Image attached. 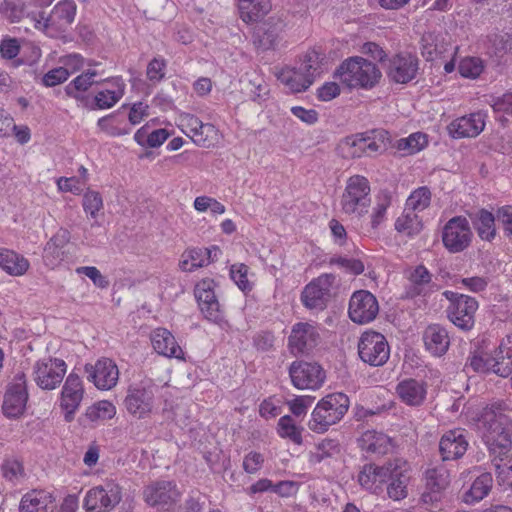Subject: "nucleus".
I'll use <instances>...</instances> for the list:
<instances>
[{
	"instance_id": "obj_7",
	"label": "nucleus",
	"mask_w": 512,
	"mask_h": 512,
	"mask_svg": "<svg viewBox=\"0 0 512 512\" xmlns=\"http://www.w3.org/2000/svg\"><path fill=\"white\" fill-rule=\"evenodd\" d=\"M443 296L450 302L446 310L449 320L463 331L471 330L475 324L478 301L471 296L448 290L443 292Z\"/></svg>"
},
{
	"instance_id": "obj_25",
	"label": "nucleus",
	"mask_w": 512,
	"mask_h": 512,
	"mask_svg": "<svg viewBox=\"0 0 512 512\" xmlns=\"http://www.w3.org/2000/svg\"><path fill=\"white\" fill-rule=\"evenodd\" d=\"M390 471V460L382 466L365 464L358 474L359 484L371 493L380 494L383 485L388 482Z\"/></svg>"
},
{
	"instance_id": "obj_24",
	"label": "nucleus",
	"mask_w": 512,
	"mask_h": 512,
	"mask_svg": "<svg viewBox=\"0 0 512 512\" xmlns=\"http://www.w3.org/2000/svg\"><path fill=\"white\" fill-rule=\"evenodd\" d=\"M486 116L478 111L455 119L447 127L449 135L455 139L478 136L485 128Z\"/></svg>"
},
{
	"instance_id": "obj_11",
	"label": "nucleus",
	"mask_w": 512,
	"mask_h": 512,
	"mask_svg": "<svg viewBox=\"0 0 512 512\" xmlns=\"http://www.w3.org/2000/svg\"><path fill=\"white\" fill-rule=\"evenodd\" d=\"M358 354L363 362L376 367L387 362L390 349L381 333L371 331L362 334L358 343Z\"/></svg>"
},
{
	"instance_id": "obj_17",
	"label": "nucleus",
	"mask_w": 512,
	"mask_h": 512,
	"mask_svg": "<svg viewBox=\"0 0 512 512\" xmlns=\"http://www.w3.org/2000/svg\"><path fill=\"white\" fill-rule=\"evenodd\" d=\"M27 400L26 376L20 372L14 376L5 394L2 407L4 414L10 418L18 417L24 412Z\"/></svg>"
},
{
	"instance_id": "obj_2",
	"label": "nucleus",
	"mask_w": 512,
	"mask_h": 512,
	"mask_svg": "<svg viewBox=\"0 0 512 512\" xmlns=\"http://www.w3.org/2000/svg\"><path fill=\"white\" fill-rule=\"evenodd\" d=\"M390 143L388 131L372 129L344 137L338 143L337 151L344 159L371 157L384 152Z\"/></svg>"
},
{
	"instance_id": "obj_50",
	"label": "nucleus",
	"mask_w": 512,
	"mask_h": 512,
	"mask_svg": "<svg viewBox=\"0 0 512 512\" xmlns=\"http://www.w3.org/2000/svg\"><path fill=\"white\" fill-rule=\"evenodd\" d=\"M490 373H494L500 377H508L512 373V356L509 350L504 351L500 348L499 351L495 352L494 357H490Z\"/></svg>"
},
{
	"instance_id": "obj_54",
	"label": "nucleus",
	"mask_w": 512,
	"mask_h": 512,
	"mask_svg": "<svg viewBox=\"0 0 512 512\" xmlns=\"http://www.w3.org/2000/svg\"><path fill=\"white\" fill-rule=\"evenodd\" d=\"M391 205V197L388 193L378 196L376 205L373 207L370 224L372 229H377L386 219L388 207Z\"/></svg>"
},
{
	"instance_id": "obj_16",
	"label": "nucleus",
	"mask_w": 512,
	"mask_h": 512,
	"mask_svg": "<svg viewBox=\"0 0 512 512\" xmlns=\"http://www.w3.org/2000/svg\"><path fill=\"white\" fill-rule=\"evenodd\" d=\"M418 66V58L407 52L395 54L385 64L388 78L398 84H406L413 80L417 75Z\"/></svg>"
},
{
	"instance_id": "obj_43",
	"label": "nucleus",
	"mask_w": 512,
	"mask_h": 512,
	"mask_svg": "<svg viewBox=\"0 0 512 512\" xmlns=\"http://www.w3.org/2000/svg\"><path fill=\"white\" fill-rule=\"evenodd\" d=\"M493 478L491 473H482L472 483L470 489L464 495V501L468 504L478 502L488 495L492 488Z\"/></svg>"
},
{
	"instance_id": "obj_28",
	"label": "nucleus",
	"mask_w": 512,
	"mask_h": 512,
	"mask_svg": "<svg viewBox=\"0 0 512 512\" xmlns=\"http://www.w3.org/2000/svg\"><path fill=\"white\" fill-rule=\"evenodd\" d=\"M408 285L405 288V298L425 296L433 290L432 274L424 265H418L406 272Z\"/></svg>"
},
{
	"instance_id": "obj_12",
	"label": "nucleus",
	"mask_w": 512,
	"mask_h": 512,
	"mask_svg": "<svg viewBox=\"0 0 512 512\" xmlns=\"http://www.w3.org/2000/svg\"><path fill=\"white\" fill-rule=\"evenodd\" d=\"M472 231L465 217L455 216L443 227L442 242L451 253L464 251L471 243Z\"/></svg>"
},
{
	"instance_id": "obj_56",
	"label": "nucleus",
	"mask_w": 512,
	"mask_h": 512,
	"mask_svg": "<svg viewBox=\"0 0 512 512\" xmlns=\"http://www.w3.org/2000/svg\"><path fill=\"white\" fill-rule=\"evenodd\" d=\"M427 144L426 135L423 133H413L407 138L398 141L397 148L400 151H406L408 154H414L420 151Z\"/></svg>"
},
{
	"instance_id": "obj_55",
	"label": "nucleus",
	"mask_w": 512,
	"mask_h": 512,
	"mask_svg": "<svg viewBox=\"0 0 512 512\" xmlns=\"http://www.w3.org/2000/svg\"><path fill=\"white\" fill-rule=\"evenodd\" d=\"M1 472L3 477L13 485L25 476L22 463L16 459H6L1 465Z\"/></svg>"
},
{
	"instance_id": "obj_22",
	"label": "nucleus",
	"mask_w": 512,
	"mask_h": 512,
	"mask_svg": "<svg viewBox=\"0 0 512 512\" xmlns=\"http://www.w3.org/2000/svg\"><path fill=\"white\" fill-rule=\"evenodd\" d=\"M88 379L100 390H110L118 382L119 370L115 362L109 358H101L94 365H85Z\"/></svg>"
},
{
	"instance_id": "obj_63",
	"label": "nucleus",
	"mask_w": 512,
	"mask_h": 512,
	"mask_svg": "<svg viewBox=\"0 0 512 512\" xmlns=\"http://www.w3.org/2000/svg\"><path fill=\"white\" fill-rule=\"evenodd\" d=\"M76 272L87 276L99 288L105 289L109 286V280L94 266L78 267Z\"/></svg>"
},
{
	"instance_id": "obj_46",
	"label": "nucleus",
	"mask_w": 512,
	"mask_h": 512,
	"mask_svg": "<svg viewBox=\"0 0 512 512\" xmlns=\"http://www.w3.org/2000/svg\"><path fill=\"white\" fill-rule=\"evenodd\" d=\"M423 228L421 219L417 212L405 208L403 214L397 218L395 222V229L398 232L406 233L408 236H413Z\"/></svg>"
},
{
	"instance_id": "obj_8",
	"label": "nucleus",
	"mask_w": 512,
	"mask_h": 512,
	"mask_svg": "<svg viewBox=\"0 0 512 512\" xmlns=\"http://www.w3.org/2000/svg\"><path fill=\"white\" fill-rule=\"evenodd\" d=\"M336 276L324 273L308 283L302 293L301 301L310 310H324L333 295Z\"/></svg>"
},
{
	"instance_id": "obj_48",
	"label": "nucleus",
	"mask_w": 512,
	"mask_h": 512,
	"mask_svg": "<svg viewBox=\"0 0 512 512\" xmlns=\"http://www.w3.org/2000/svg\"><path fill=\"white\" fill-rule=\"evenodd\" d=\"M190 138L197 146L210 148L219 141V131L213 124L203 123Z\"/></svg>"
},
{
	"instance_id": "obj_51",
	"label": "nucleus",
	"mask_w": 512,
	"mask_h": 512,
	"mask_svg": "<svg viewBox=\"0 0 512 512\" xmlns=\"http://www.w3.org/2000/svg\"><path fill=\"white\" fill-rule=\"evenodd\" d=\"M278 434L282 438H288L293 443L300 445L302 443V429L298 427L291 416H282L278 421Z\"/></svg>"
},
{
	"instance_id": "obj_30",
	"label": "nucleus",
	"mask_w": 512,
	"mask_h": 512,
	"mask_svg": "<svg viewBox=\"0 0 512 512\" xmlns=\"http://www.w3.org/2000/svg\"><path fill=\"white\" fill-rule=\"evenodd\" d=\"M217 246L211 248H190L183 252L179 267L183 271L192 272L198 268L205 267L214 261L216 253L219 252Z\"/></svg>"
},
{
	"instance_id": "obj_4",
	"label": "nucleus",
	"mask_w": 512,
	"mask_h": 512,
	"mask_svg": "<svg viewBox=\"0 0 512 512\" xmlns=\"http://www.w3.org/2000/svg\"><path fill=\"white\" fill-rule=\"evenodd\" d=\"M371 187L368 179L362 175H353L346 181L340 198L341 212L351 220H360L371 206Z\"/></svg>"
},
{
	"instance_id": "obj_29",
	"label": "nucleus",
	"mask_w": 512,
	"mask_h": 512,
	"mask_svg": "<svg viewBox=\"0 0 512 512\" xmlns=\"http://www.w3.org/2000/svg\"><path fill=\"white\" fill-rule=\"evenodd\" d=\"M34 5L22 0H2L0 2V14L11 23L29 20L36 29V21L39 10L33 9Z\"/></svg>"
},
{
	"instance_id": "obj_36",
	"label": "nucleus",
	"mask_w": 512,
	"mask_h": 512,
	"mask_svg": "<svg viewBox=\"0 0 512 512\" xmlns=\"http://www.w3.org/2000/svg\"><path fill=\"white\" fill-rule=\"evenodd\" d=\"M54 509V500L50 493L32 490L26 493L20 502V512H49Z\"/></svg>"
},
{
	"instance_id": "obj_34",
	"label": "nucleus",
	"mask_w": 512,
	"mask_h": 512,
	"mask_svg": "<svg viewBox=\"0 0 512 512\" xmlns=\"http://www.w3.org/2000/svg\"><path fill=\"white\" fill-rule=\"evenodd\" d=\"M154 350L163 356L182 358L183 351L177 344L175 337L165 328H157L151 336Z\"/></svg>"
},
{
	"instance_id": "obj_18",
	"label": "nucleus",
	"mask_w": 512,
	"mask_h": 512,
	"mask_svg": "<svg viewBox=\"0 0 512 512\" xmlns=\"http://www.w3.org/2000/svg\"><path fill=\"white\" fill-rule=\"evenodd\" d=\"M409 463L402 458L390 460V471L388 485L386 487L387 495L394 501H399L407 497V486L409 483Z\"/></svg>"
},
{
	"instance_id": "obj_49",
	"label": "nucleus",
	"mask_w": 512,
	"mask_h": 512,
	"mask_svg": "<svg viewBox=\"0 0 512 512\" xmlns=\"http://www.w3.org/2000/svg\"><path fill=\"white\" fill-rule=\"evenodd\" d=\"M490 357L484 355L479 350L471 351L464 364L463 371L466 374L473 373H490Z\"/></svg>"
},
{
	"instance_id": "obj_23",
	"label": "nucleus",
	"mask_w": 512,
	"mask_h": 512,
	"mask_svg": "<svg viewBox=\"0 0 512 512\" xmlns=\"http://www.w3.org/2000/svg\"><path fill=\"white\" fill-rule=\"evenodd\" d=\"M147 504L152 507L165 508L174 505L180 496L177 486L172 481H157L148 485L143 492Z\"/></svg>"
},
{
	"instance_id": "obj_44",
	"label": "nucleus",
	"mask_w": 512,
	"mask_h": 512,
	"mask_svg": "<svg viewBox=\"0 0 512 512\" xmlns=\"http://www.w3.org/2000/svg\"><path fill=\"white\" fill-rule=\"evenodd\" d=\"M340 452V445L337 440L324 439L315 445L313 450L308 453V462L311 465H317L328 458L337 455Z\"/></svg>"
},
{
	"instance_id": "obj_62",
	"label": "nucleus",
	"mask_w": 512,
	"mask_h": 512,
	"mask_svg": "<svg viewBox=\"0 0 512 512\" xmlns=\"http://www.w3.org/2000/svg\"><path fill=\"white\" fill-rule=\"evenodd\" d=\"M70 75V72L65 67H57L48 71L42 77V83L46 87H53L65 82Z\"/></svg>"
},
{
	"instance_id": "obj_32",
	"label": "nucleus",
	"mask_w": 512,
	"mask_h": 512,
	"mask_svg": "<svg viewBox=\"0 0 512 512\" xmlns=\"http://www.w3.org/2000/svg\"><path fill=\"white\" fill-rule=\"evenodd\" d=\"M358 442L362 450L379 456L388 454L394 448L392 438L376 430L363 432Z\"/></svg>"
},
{
	"instance_id": "obj_20",
	"label": "nucleus",
	"mask_w": 512,
	"mask_h": 512,
	"mask_svg": "<svg viewBox=\"0 0 512 512\" xmlns=\"http://www.w3.org/2000/svg\"><path fill=\"white\" fill-rule=\"evenodd\" d=\"M83 396L84 387L81 378L75 373H70L64 382L60 398V407L65 411V421L71 422L74 419Z\"/></svg>"
},
{
	"instance_id": "obj_10",
	"label": "nucleus",
	"mask_w": 512,
	"mask_h": 512,
	"mask_svg": "<svg viewBox=\"0 0 512 512\" xmlns=\"http://www.w3.org/2000/svg\"><path fill=\"white\" fill-rule=\"evenodd\" d=\"M288 372L292 385L299 390H317L326 379L324 369L316 362L293 361Z\"/></svg>"
},
{
	"instance_id": "obj_26",
	"label": "nucleus",
	"mask_w": 512,
	"mask_h": 512,
	"mask_svg": "<svg viewBox=\"0 0 512 512\" xmlns=\"http://www.w3.org/2000/svg\"><path fill=\"white\" fill-rule=\"evenodd\" d=\"M449 472L444 467H435L426 471L427 489L422 496L421 500L425 504L434 505L441 500V493L445 490L449 483Z\"/></svg>"
},
{
	"instance_id": "obj_59",
	"label": "nucleus",
	"mask_w": 512,
	"mask_h": 512,
	"mask_svg": "<svg viewBox=\"0 0 512 512\" xmlns=\"http://www.w3.org/2000/svg\"><path fill=\"white\" fill-rule=\"evenodd\" d=\"M483 62L477 57H467L459 63V73L466 78H477L483 71Z\"/></svg>"
},
{
	"instance_id": "obj_19",
	"label": "nucleus",
	"mask_w": 512,
	"mask_h": 512,
	"mask_svg": "<svg viewBox=\"0 0 512 512\" xmlns=\"http://www.w3.org/2000/svg\"><path fill=\"white\" fill-rule=\"evenodd\" d=\"M214 289V280L206 278L196 284L194 294L204 317L210 321L218 322L222 319V312Z\"/></svg>"
},
{
	"instance_id": "obj_41",
	"label": "nucleus",
	"mask_w": 512,
	"mask_h": 512,
	"mask_svg": "<svg viewBox=\"0 0 512 512\" xmlns=\"http://www.w3.org/2000/svg\"><path fill=\"white\" fill-rule=\"evenodd\" d=\"M0 267L8 274L21 276L29 268L28 260L10 249H0Z\"/></svg>"
},
{
	"instance_id": "obj_5",
	"label": "nucleus",
	"mask_w": 512,
	"mask_h": 512,
	"mask_svg": "<svg viewBox=\"0 0 512 512\" xmlns=\"http://www.w3.org/2000/svg\"><path fill=\"white\" fill-rule=\"evenodd\" d=\"M349 405V398L344 393L326 395L312 411L308 423L309 429L316 433L326 432L330 426L338 423L344 417Z\"/></svg>"
},
{
	"instance_id": "obj_60",
	"label": "nucleus",
	"mask_w": 512,
	"mask_h": 512,
	"mask_svg": "<svg viewBox=\"0 0 512 512\" xmlns=\"http://www.w3.org/2000/svg\"><path fill=\"white\" fill-rule=\"evenodd\" d=\"M422 55L427 60H433L438 54L442 53L438 44V36L433 32H426L421 38Z\"/></svg>"
},
{
	"instance_id": "obj_6",
	"label": "nucleus",
	"mask_w": 512,
	"mask_h": 512,
	"mask_svg": "<svg viewBox=\"0 0 512 512\" xmlns=\"http://www.w3.org/2000/svg\"><path fill=\"white\" fill-rule=\"evenodd\" d=\"M77 5L74 0H61L51 10L48 16L39 10L36 29L49 37L58 38L68 31L75 20Z\"/></svg>"
},
{
	"instance_id": "obj_3",
	"label": "nucleus",
	"mask_w": 512,
	"mask_h": 512,
	"mask_svg": "<svg viewBox=\"0 0 512 512\" xmlns=\"http://www.w3.org/2000/svg\"><path fill=\"white\" fill-rule=\"evenodd\" d=\"M335 75L342 84L350 89H371L382 76L376 64L359 56L350 57L343 61L337 68Z\"/></svg>"
},
{
	"instance_id": "obj_9",
	"label": "nucleus",
	"mask_w": 512,
	"mask_h": 512,
	"mask_svg": "<svg viewBox=\"0 0 512 512\" xmlns=\"http://www.w3.org/2000/svg\"><path fill=\"white\" fill-rule=\"evenodd\" d=\"M122 499V489L113 480L91 488L84 499L86 512H109Z\"/></svg>"
},
{
	"instance_id": "obj_33",
	"label": "nucleus",
	"mask_w": 512,
	"mask_h": 512,
	"mask_svg": "<svg viewBox=\"0 0 512 512\" xmlns=\"http://www.w3.org/2000/svg\"><path fill=\"white\" fill-rule=\"evenodd\" d=\"M426 349L434 356L444 355L450 345L447 330L439 324L429 325L423 334Z\"/></svg>"
},
{
	"instance_id": "obj_57",
	"label": "nucleus",
	"mask_w": 512,
	"mask_h": 512,
	"mask_svg": "<svg viewBox=\"0 0 512 512\" xmlns=\"http://www.w3.org/2000/svg\"><path fill=\"white\" fill-rule=\"evenodd\" d=\"M96 75V71L88 70L87 72L77 76L70 84L66 86L67 94L77 98V95H75L74 92L88 90L92 84L95 83L94 77Z\"/></svg>"
},
{
	"instance_id": "obj_40",
	"label": "nucleus",
	"mask_w": 512,
	"mask_h": 512,
	"mask_svg": "<svg viewBox=\"0 0 512 512\" xmlns=\"http://www.w3.org/2000/svg\"><path fill=\"white\" fill-rule=\"evenodd\" d=\"M473 227L482 240L491 241L496 235L495 217L486 210L480 209L474 214H470Z\"/></svg>"
},
{
	"instance_id": "obj_58",
	"label": "nucleus",
	"mask_w": 512,
	"mask_h": 512,
	"mask_svg": "<svg viewBox=\"0 0 512 512\" xmlns=\"http://www.w3.org/2000/svg\"><path fill=\"white\" fill-rule=\"evenodd\" d=\"M83 209L92 218H96L98 212L103 208V199L99 192L88 189L83 195Z\"/></svg>"
},
{
	"instance_id": "obj_61",
	"label": "nucleus",
	"mask_w": 512,
	"mask_h": 512,
	"mask_svg": "<svg viewBox=\"0 0 512 512\" xmlns=\"http://www.w3.org/2000/svg\"><path fill=\"white\" fill-rule=\"evenodd\" d=\"M248 267L245 264H234L230 268V275L242 291H250L251 284L247 278Z\"/></svg>"
},
{
	"instance_id": "obj_21",
	"label": "nucleus",
	"mask_w": 512,
	"mask_h": 512,
	"mask_svg": "<svg viewBox=\"0 0 512 512\" xmlns=\"http://www.w3.org/2000/svg\"><path fill=\"white\" fill-rule=\"evenodd\" d=\"M124 405L131 415L138 419L146 418L153 410V391L142 385L130 386L124 399Z\"/></svg>"
},
{
	"instance_id": "obj_13",
	"label": "nucleus",
	"mask_w": 512,
	"mask_h": 512,
	"mask_svg": "<svg viewBox=\"0 0 512 512\" xmlns=\"http://www.w3.org/2000/svg\"><path fill=\"white\" fill-rule=\"evenodd\" d=\"M66 363L62 359L48 358L37 361L33 367V378L43 390H53L63 381Z\"/></svg>"
},
{
	"instance_id": "obj_1",
	"label": "nucleus",
	"mask_w": 512,
	"mask_h": 512,
	"mask_svg": "<svg viewBox=\"0 0 512 512\" xmlns=\"http://www.w3.org/2000/svg\"><path fill=\"white\" fill-rule=\"evenodd\" d=\"M505 412L506 404L495 402L483 408L477 418L485 444L498 456L506 455L512 447L510 419Z\"/></svg>"
},
{
	"instance_id": "obj_27",
	"label": "nucleus",
	"mask_w": 512,
	"mask_h": 512,
	"mask_svg": "<svg viewBox=\"0 0 512 512\" xmlns=\"http://www.w3.org/2000/svg\"><path fill=\"white\" fill-rule=\"evenodd\" d=\"M467 448L468 441L462 429L447 431L439 442V451L443 461L461 458L467 451Z\"/></svg>"
},
{
	"instance_id": "obj_64",
	"label": "nucleus",
	"mask_w": 512,
	"mask_h": 512,
	"mask_svg": "<svg viewBox=\"0 0 512 512\" xmlns=\"http://www.w3.org/2000/svg\"><path fill=\"white\" fill-rule=\"evenodd\" d=\"M489 104L494 112H502L512 116V92H507L502 96L491 97Z\"/></svg>"
},
{
	"instance_id": "obj_52",
	"label": "nucleus",
	"mask_w": 512,
	"mask_h": 512,
	"mask_svg": "<svg viewBox=\"0 0 512 512\" xmlns=\"http://www.w3.org/2000/svg\"><path fill=\"white\" fill-rule=\"evenodd\" d=\"M116 414V407L107 400L98 401L86 411V417L91 421L109 420Z\"/></svg>"
},
{
	"instance_id": "obj_38",
	"label": "nucleus",
	"mask_w": 512,
	"mask_h": 512,
	"mask_svg": "<svg viewBox=\"0 0 512 512\" xmlns=\"http://www.w3.org/2000/svg\"><path fill=\"white\" fill-rule=\"evenodd\" d=\"M109 87L97 92L94 97L97 109H108L114 106L124 95V82L120 78L107 81Z\"/></svg>"
},
{
	"instance_id": "obj_31",
	"label": "nucleus",
	"mask_w": 512,
	"mask_h": 512,
	"mask_svg": "<svg viewBox=\"0 0 512 512\" xmlns=\"http://www.w3.org/2000/svg\"><path fill=\"white\" fill-rule=\"evenodd\" d=\"M396 393L406 405L420 406L426 399L427 384L413 378L405 379L397 384Z\"/></svg>"
},
{
	"instance_id": "obj_14",
	"label": "nucleus",
	"mask_w": 512,
	"mask_h": 512,
	"mask_svg": "<svg viewBox=\"0 0 512 512\" xmlns=\"http://www.w3.org/2000/svg\"><path fill=\"white\" fill-rule=\"evenodd\" d=\"M318 328L309 322H298L292 326L288 337V348L294 356L309 354L319 343Z\"/></svg>"
},
{
	"instance_id": "obj_39",
	"label": "nucleus",
	"mask_w": 512,
	"mask_h": 512,
	"mask_svg": "<svg viewBox=\"0 0 512 512\" xmlns=\"http://www.w3.org/2000/svg\"><path fill=\"white\" fill-rule=\"evenodd\" d=\"M70 232L65 228H60L44 247V258L52 264L63 260L64 247L70 242Z\"/></svg>"
},
{
	"instance_id": "obj_47",
	"label": "nucleus",
	"mask_w": 512,
	"mask_h": 512,
	"mask_svg": "<svg viewBox=\"0 0 512 512\" xmlns=\"http://www.w3.org/2000/svg\"><path fill=\"white\" fill-rule=\"evenodd\" d=\"M489 53L502 57L512 51V35L507 32H495L487 37Z\"/></svg>"
},
{
	"instance_id": "obj_53",
	"label": "nucleus",
	"mask_w": 512,
	"mask_h": 512,
	"mask_svg": "<svg viewBox=\"0 0 512 512\" xmlns=\"http://www.w3.org/2000/svg\"><path fill=\"white\" fill-rule=\"evenodd\" d=\"M430 202V190L427 187H420L408 197L405 208L418 213L425 210L430 205Z\"/></svg>"
},
{
	"instance_id": "obj_42",
	"label": "nucleus",
	"mask_w": 512,
	"mask_h": 512,
	"mask_svg": "<svg viewBox=\"0 0 512 512\" xmlns=\"http://www.w3.org/2000/svg\"><path fill=\"white\" fill-rule=\"evenodd\" d=\"M279 78L294 93L305 91L314 82L300 67L282 71Z\"/></svg>"
},
{
	"instance_id": "obj_35",
	"label": "nucleus",
	"mask_w": 512,
	"mask_h": 512,
	"mask_svg": "<svg viewBox=\"0 0 512 512\" xmlns=\"http://www.w3.org/2000/svg\"><path fill=\"white\" fill-rule=\"evenodd\" d=\"M281 29L280 21H274L273 18H269L268 21L255 29L253 35L254 44L262 50L273 48L278 41Z\"/></svg>"
},
{
	"instance_id": "obj_37",
	"label": "nucleus",
	"mask_w": 512,
	"mask_h": 512,
	"mask_svg": "<svg viewBox=\"0 0 512 512\" xmlns=\"http://www.w3.org/2000/svg\"><path fill=\"white\" fill-rule=\"evenodd\" d=\"M270 0H238L240 18L245 23H255L263 19L270 11Z\"/></svg>"
},
{
	"instance_id": "obj_15",
	"label": "nucleus",
	"mask_w": 512,
	"mask_h": 512,
	"mask_svg": "<svg viewBox=\"0 0 512 512\" xmlns=\"http://www.w3.org/2000/svg\"><path fill=\"white\" fill-rule=\"evenodd\" d=\"M378 312V301L371 292L359 290L352 294L349 301L348 314L354 323H369L376 318Z\"/></svg>"
},
{
	"instance_id": "obj_45",
	"label": "nucleus",
	"mask_w": 512,
	"mask_h": 512,
	"mask_svg": "<svg viewBox=\"0 0 512 512\" xmlns=\"http://www.w3.org/2000/svg\"><path fill=\"white\" fill-rule=\"evenodd\" d=\"M325 62V55L316 49H312L306 52L299 67L314 80L316 76L324 71Z\"/></svg>"
}]
</instances>
